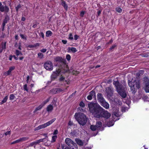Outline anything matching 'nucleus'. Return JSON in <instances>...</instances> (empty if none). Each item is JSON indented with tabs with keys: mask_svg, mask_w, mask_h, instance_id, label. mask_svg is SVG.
Listing matches in <instances>:
<instances>
[{
	"mask_svg": "<svg viewBox=\"0 0 149 149\" xmlns=\"http://www.w3.org/2000/svg\"><path fill=\"white\" fill-rule=\"evenodd\" d=\"M46 49H42L40 50V52H42L45 53L46 51Z\"/></svg>",
	"mask_w": 149,
	"mask_h": 149,
	"instance_id": "60",
	"label": "nucleus"
},
{
	"mask_svg": "<svg viewBox=\"0 0 149 149\" xmlns=\"http://www.w3.org/2000/svg\"><path fill=\"white\" fill-rule=\"evenodd\" d=\"M56 89V88H55L53 89V93L54 94H55L58 93L57 90Z\"/></svg>",
	"mask_w": 149,
	"mask_h": 149,
	"instance_id": "56",
	"label": "nucleus"
},
{
	"mask_svg": "<svg viewBox=\"0 0 149 149\" xmlns=\"http://www.w3.org/2000/svg\"><path fill=\"white\" fill-rule=\"evenodd\" d=\"M127 110V107L124 106H123L122 107L121 111L122 112H125Z\"/></svg>",
	"mask_w": 149,
	"mask_h": 149,
	"instance_id": "32",
	"label": "nucleus"
},
{
	"mask_svg": "<svg viewBox=\"0 0 149 149\" xmlns=\"http://www.w3.org/2000/svg\"><path fill=\"white\" fill-rule=\"evenodd\" d=\"M75 141L78 145L80 146L83 145L84 143L81 140L77 138L75 139Z\"/></svg>",
	"mask_w": 149,
	"mask_h": 149,
	"instance_id": "19",
	"label": "nucleus"
},
{
	"mask_svg": "<svg viewBox=\"0 0 149 149\" xmlns=\"http://www.w3.org/2000/svg\"><path fill=\"white\" fill-rule=\"evenodd\" d=\"M26 47L29 48H34L35 47V46H34V45H28L26 46Z\"/></svg>",
	"mask_w": 149,
	"mask_h": 149,
	"instance_id": "52",
	"label": "nucleus"
},
{
	"mask_svg": "<svg viewBox=\"0 0 149 149\" xmlns=\"http://www.w3.org/2000/svg\"><path fill=\"white\" fill-rule=\"evenodd\" d=\"M79 106L82 107H85L84 103L82 101H81L80 103Z\"/></svg>",
	"mask_w": 149,
	"mask_h": 149,
	"instance_id": "46",
	"label": "nucleus"
},
{
	"mask_svg": "<svg viewBox=\"0 0 149 149\" xmlns=\"http://www.w3.org/2000/svg\"><path fill=\"white\" fill-rule=\"evenodd\" d=\"M20 36L22 39L26 40V36H24V35L20 34Z\"/></svg>",
	"mask_w": 149,
	"mask_h": 149,
	"instance_id": "48",
	"label": "nucleus"
},
{
	"mask_svg": "<svg viewBox=\"0 0 149 149\" xmlns=\"http://www.w3.org/2000/svg\"><path fill=\"white\" fill-rule=\"evenodd\" d=\"M40 36L41 37H42L43 38H44V33L43 32H40Z\"/></svg>",
	"mask_w": 149,
	"mask_h": 149,
	"instance_id": "51",
	"label": "nucleus"
},
{
	"mask_svg": "<svg viewBox=\"0 0 149 149\" xmlns=\"http://www.w3.org/2000/svg\"><path fill=\"white\" fill-rule=\"evenodd\" d=\"M10 19L9 16L8 15H6L4 19L3 20V26L6 25V24L8 22L9 20Z\"/></svg>",
	"mask_w": 149,
	"mask_h": 149,
	"instance_id": "20",
	"label": "nucleus"
},
{
	"mask_svg": "<svg viewBox=\"0 0 149 149\" xmlns=\"http://www.w3.org/2000/svg\"><path fill=\"white\" fill-rule=\"evenodd\" d=\"M68 39L71 40H73V37L72 35V33H70L69 34Z\"/></svg>",
	"mask_w": 149,
	"mask_h": 149,
	"instance_id": "42",
	"label": "nucleus"
},
{
	"mask_svg": "<svg viewBox=\"0 0 149 149\" xmlns=\"http://www.w3.org/2000/svg\"><path fill=\"white\" fill-rule=\"evenodd\" d=\"M23 89L25 91H26L27 92L28 91V89L27 88V85L26 84H25L23 86Z\"/></svg>",
	"mask_w": 149,
	"mask_h": 149,
	"instance_id": "37",
	"label": "nucleus"
},
{
	"mask_svg": "<svg viewBox=\"0 0 149 149\" xmlns=\"http://www.w3.org/2000/svg\"><path fill=\"white\" fill-rule=\"evenodd\" d=\"M6 42H3L1 44L2 47L1 48V49H5L6 48Z\"/></svg>",
	"mask_w": 149,
	"mask_h": 149,
	"instance_id": "25",
	"label": "nucleus"
},
{
	"mask_svg": "<svg viewBox=\"0 0 149 149\" xmlns=\"http://www.w3.org/2000/svg\"><path fill=\"white\" fill-rule=\"evenodd\" d=\"M113 91V89L111 88L110 87L107 88L106 92L108 97H110L112 95Z\"/></svg>",
	"mask_w": 149,
	"mask_h": 149,
	"instance_id": "12",
	"label": "nucleus"
},
{
	"mask_svg": "<svg viewBox=\"0 0 149 149\" xmlns=\"http://www.w3.org/2000/svg\"><path fill=\"white\" fill-rule=\"evenodd\" d=\"M87 98L88 100H91L92 99V97L89 95L87 96Z\"/></svg>",
	"mask_w": 149,
	"mask_h": 149,
	"instance_id": "57",
	"label": "nucleus"
},
{
	"mask_svg": "<svg viewBox=\"0 0 149 149\" xmlns=\"http://www.w3.org/2000/svg\"><path fill=\"white\" fill-rule=\"evenodd\" d=\"M8 98V97L7 96H6L5 98H4L3 100L1 101L2 104H3V103L6 102Z\"/></svg>",
	"mask_w": 149,
	"mask_h": 149,
	"instance_id": "36",
	"label": "nucleus"
},
{
	"mask_svg": "<svg viewBox=\"0 0 149 149\" xmlns=\"http://www.w3.org/2000/svg\"><path fill=\"white\" fill-rule=\"evenodd\" d=\"M76 120L78 123L82 126L85 125L87 121V118L86 116L82 113H76L74 115Z\"/></svg>",
	"mask_w": 149,
	"mask_h": 149,
	"instance_id": "4",
	"label": "nucleus"
},
{
	"mask_svg": "<svg viewBox=\"0 0 149 149\" xmlns=\"http://www.w3.org/2000/svg\"><path fill=\"white\" fill-rule=\"evenodd\" d=\"M90 128L93 131H95L97 129V128L95 125H91Z\"/></svg>",
	"mask_w": 149,
	"mask_h": 149,
	"instance_id": "30",
	"label": "nucleus"
},
{
	"mask_svg": "<svg viewBox=\"0 0 149 149\" xmlns=\"http://www.w3.org/2000/svg\"><path fill=\"white\" fill-rule=\"evenodd\" d=\"M20 142V140L19 139H17L15 141H14L11 143V144H14L17 143H18Z\"/></svg>",
	"mask_w": 149,
	"mask_h": 149,
	"instance_id": "39",
	"label": "nucleus"
},
{
	"mask_svg": "<svg viewBox=\"0 0 149 149\" xmlns=\"http://www.w3.org/2000/svg\"><path fill=\"white\" fill-rule=\"evenodd\" d=\"M102 124L101 121H98L96 122V126L98 130H102L103 129H102Z\"/></svg>",
	"mask_w": 149,
	"mask_h": 149,
	"instance_id": "16",
	"label": "nucleus"
},
{
	"mask_svg": "<svg viewBox=\"0 0 149 149\" xmlns=\"http://www.w3.org/2000/svg\"><path fill=\"white\" fill-rule=\"evenodd\" d=\"M69 50H70L73 53H75L77 51L76 48L74 47H69Z\"/></svg>",
	"mask_w": 149,
	"mask_h": 149,
	"instance_id": "27",
	"label": "nucleus"
},
{
	"mask_svg": "<svg viewBox=\"0 0 149 149\" xmlns=\"http://www.w3.org/2000/svg\"><path fill=\"white\" fill-rule=\"evenodd\" d=\"M144 71L143 70H141L138 72L136 74V77H139L141 75H142L144 73Z\"/></svg>",
	"mask_w": 149,
	"mask_h": 149,
	"instance_id": "22",
	"label": "nucleus"
},
{
	"mask_svg": "<svg viewBox=\"0 0 149 149\" xmlns=\"http://www.w3.org/2000/svg\"><path fill=\"white\" fill-rule=\"evenodd\" d=\"M74 40H76L78 39V38L79 37V36L78 35H74Z\"/></svg>",
	"mask_w": 149,
	"mask_h": 149,
	"instance_id": "62",
	"label": "nucleus"
},
{
	"mask_svg": "<svg viewBox=\"0 0 149 149\" xmlns=\"http://www.w3.org/2000/svg\"><path fill=\"white\" fill-rule=\"evenodd\" d=\"M52 34V33L50 31H48L46 32V36L47 37H49L51 36Z\"/></svg>",
	"mask_w": 149,
	"mask_h": 149,
	"instance_id": "26",
	"label": "nucleus"
},
{
	"mask_svg": "<svg viewBox=\"0 0 149 149\" xmlns=\"http://www.w3.org/2000/svg\"><path fill=\"white\" fill-rule=\"evenodd\" d=\"M142 56L145 57H148L149 56V53H144L143 55Z\"/></svg>",
	"mask_w": 149,
	"mask_h": 149,
	"instance_id": "43",
	"label": "nucleus"
},
{
	"mask_svg": "<svg viewBox=\"0 0 149 149\" xmlns=\"http://www.w3.org/2000/svg\"><path fill=\"white\" fill-rule=\"evenodd\" d=\"M38 57L40 59L42 58L44 56L43 54L40 52L38 53Z\"/></svg>",
	"mask_w": 149,
	"mask_h": 149,
	"instance_id": "33",
	"label": "nucleus"
},
{
	"mask_svg": "<svg viewBox=\"0 0 149 149\" xmlns=\"http://www.w3.org/2000/svg\"><path fill=\"white\" fill-rule=\"evenodd\" d=\"M44 66L45 69L47 70L51 71L53 70V64L51 61H50L45 62L44 65Z\"/></svg>",
	"mask_w": 149,
	"mask_h": 149,
	"instance_id": "8",
	"label": "nucleus"
},
{
	"mask_svg": "<svg viewBox=\"0 0 149 149\" xmlns=\"http://www.w3.org/2000/svg\"><path fill=\"white\" fill-rule=\"evenodd\" d=\"M15 69V66L10 67L8 71L3 73V75L6 76L10 75L11 73V72Z\"/></svg>",
	"mask_w": 149,
	"mask_h": 149,
	"instance_id": "14",
	"label": "nucleus"
},
{
	"mask_svg": "<svg viewBox=\"0 0 149 149\" xmlns=\"http://www.w3.org/2000/svg\"><path fill=\"white\" fill-rule=\"evenodd\" d=\"M100 104L106 109H108L109 108V105L105 100L100 103Z\"/></svg>",
	"mask_w": 149,
	"mask_h": 149,
	"instance_id": "15",
	"label": "nucleus"
},
{
	"mask_svg": "<svg viewBox=\"0 0 149 149\" xmlns=\"http://www.w3.org/2000/svg\"><path fill=\"white\" fill-rule=\"evenodd\" d=\"M57 138V136L56 135H55L52 136V141H51V142L52 143L55 142Z\"/></svg>",
	"mask_w": 149,
	"mask_h": 149,
	"instance_id": "31",
	"label": "nucleus"
},
{
	"mask_svg": "<svg viewBox=\"0 0 149 149\" xmlns=\"http://www.w3.org/2000/svg\"><path fill=\"white\" fill-rule=\"evenodd\" d=\"M145 91L146 93L149 92V80H148L146 81L145 84Z\"/></svg>",
	"mask_w": 149,
	"mask_h": 149,
	"instance_id": "17",
	"label": "nucleus"
},
{
	"mask_svg": "<svg viewBox=\"0 0 149 149\" xmlns=\"http://www.w3.org/2000/svg\"><path fill=\"white\" fill-rule=\"evenodd\" d=\"M90 95L92 96V97L93 96V95H95V91L92 90L89 93V95Z\"/></svg>",
	"mask_w": 149,
	"mask_h": 149,
	"instance_id": "35",
	"label": "nucleus"
},
{
	"mask_svg": "<svg viewBox=\"0 0 149 149\" xmlns=\"http://www.w3.org/2000/svg\"><path fill=\"white\" fill-rule=\"evenodd\" d=\"M15 54L16 55L18 56V55L21 54V55H22V54L21 52L19 51V50H16L15 51Z\"/></svg>",
	"mask_w": 149,
	"mask_h": 149,
	"instance_id": "38",
	"label": "nucleus"
},
{
	"mask_svg": "<svg viewBox=\"0 0 149 149\" xmlns=\"http://www.w3.org/2000/svg\"><path fill=\"white\" fill-rule=\"evenodd\" d=\"M9 10L8 7L5 6H4L2 4L1 2H0V11L1 12H4L5 13H8Z\"/></svg>",
	"mask_w": 149,
	"mask_h": 149,
	"instance_id": "10",
	"label": "nucleus"
},
{
	"mask_svg": "<svg viewBox=\"0 0 149 149\" xmlns=\"http://www.w3.org/2000/svg\"><path fill=\"white\" fill-rule=\"evenodd\" d=\"M84 14L85 12L84 11H82L80 13V16L81 17H83Z\"/></svg>",
	"mask_w": 149,
	"mask_h": 149,
	"instance_id": "58",
	"label": "nucleus"
},
{
	"mask_svg": "<svg viewBox=\"0 0 149 149\" xmlns=\"http://www.w3.org/2000/svg\"><path fill=\"white\" fill-rule=\"evenodd\" d=\"M50 99V97H49L47 98L46 100L44 101L43 103L41 104H43V106H44L48 102Z\"/></svg>",
	"mask_w": 149,
	"mask_h": 149,
	"instance_id": "34",
	"label": "nucleus"
},
{
	"mask_svg": "<svg viewBox=\"0 0 149 149\" xmlns=\"http://www.w3.org/2000/svg\"><path fill=\"white\" fill-rule=\"evenodd\" d=\"M29 137H23L19 139L20 142L25 141H26L29 139Z\"/></svg>",
	"mask_w": 149,
	"mask_h": 149,
	"instance_id": "28",
	"label": "nucleus"
},
{
	"mask_svg": "<svg viewBox=\"0 0 149 149\" xmlns=\"http://www.w3.org/2000/svg\"><path fill=\"white\" fill-rule=\"evenodd\" d=\"M56 90H57L58 93H60L64 90V89H62L61 88H56Z\"/></svg>",
	"mask_w": 149,
	"mask_h": 149,
	"instance_id": "47",
	"label": "nucleus"
},
{
	"mask_svg": "<svg viewBox=\"0 0 149 149\" xmlns=\"http://www.w3.org/2000/svg\"><path fill=\"white\" fill-rule=\"evenodd\" d=\"M61 4L64 7L65 9L67 10L68 8V6L65 2L64 1L62 0Z\"/></svg>",
	"mask_w": 149,
	"mask_h": 149,
	"instance_id": "21",
	"label": "nucleus"
},
{
	"mask_svg": "<svg viewBox=\"0 0 149 149\" xmlns=\"http://www.w3.org/2000/svg\"><path fill=\"white\" fill-rule=\"evenodd\" d=\"M61 41H62V43L64 44H66L67 42V41L65 40H62Z\"/></svg>",
	"mask_w": 149,
	"mask_h": 149,
	"instance_id": "61",
	"label": "nucleus"
},
{
	"mask_svg": "<svg viewBox=\"0 0 149 149\" xmlns=\"http://www.w3.org/2000/svg\"><path fill=\"white\" fill-rule=\"evenodd\" d=\"M10 131H8L6 132L4 134L5 135L7 136L8 135H10Z\"/></svg>",
	"mask_w": 149,
	"mask_h": 149,
	"instance_id": "59",
	"label": "nucleus"
},
{
	"mask_svg": "<svg viewBox=\"0 0 149 149\" xmlns=\"http://www.w3.org/2000/svg\"><path fill=\"white\" fill-rule=\"evenodd\" d=\"M128 84L132 93L134 94L136 92V88H140V81L139 79H136L133 81L128 82Z\"/></svg>",
	"mask_w": 149,
	"mask_h": 149,
	"instance_id": "5",
	"label": "nucleus"
},
{
	"mask_svg": "<svg viewBox=\"0 0 149 149\" xmlns=\"http://www.w3.org/2000/svg\"><path fill=\"white\" fill-rule=\"evenodd\" d=\"M71 56L69 54H68L66 56V58L68 61H70V59Z\"/></svg>",
	"mask_w": 149,
	"mask_h": 149,
	"instance_id": "50",
	"label": "nucleus"
},
{
	"mask_svg": "<svg viewBox=\"0 0 149 149\" xmlns=\"http://www.w3.org/2000/svg\"><path fill=\"white\" fill-rule=\"evenodd\" d=\"M21 7V6L20 4L18 5L17 6L15 7V9L16 11L17 12L18 10V9Z\"/></svg>",
	"mask_w": 149,
	"mask_h": 149,
	"instance_id": "53",
	"label": "nucleus"
},
{
	"mask_svg": "<svg viewBox=\"0 0 149 149\" xmlns=\"http://www.w3.org/2000/svg\"><path fill=\"white\" fill-rule=\"evenodd\" d=\"M54 60L58 62L57 65L59 67V68L64 70V71L63 72H66L69 71L67 65L65 63L64 60L61 57L57 56L55 58Z\"/></svg>",
	"mask_w": 149,
	"mask_h": 149,
	"instance_id": "3",
	"label": "nucleus"
},
{
	"mask_svg": "<svg viewBox=\"0 0 149 149\" xmlns=\"http://www.w3.org/2000/svg\"><path fill=\"white\" fill-rule=\"evenodd\" d=\"M65 141L66 143L72 149H78L77 144L70 139L66 138Z\"/></svg>",
	"mask_w": 149,
	"mask_h": 149,
	"instance_id": "6",
	"label": "nucleus"
},
{
	"mask_svg": "<svg viewBox=\"0 0 149 149\" xmlns=\"http://www.w3.org/2000/svg\"><path fill=\"white\" fill-rule=\"evenodd\" d=\"M113 84L115 86L117 91L119 94L123 97L125 98L127 96L126 91L127 90L126 86L124 84H120L117 80L114 81Z\"/></svg>",
	"mask_w": 149,
	"mask_h": 149,
	"instance_id": "2",
	"label": "nucleus"
},
{
	"mask_svg": "<svg viewBox=\"0 0 149 149\" xmlns=\"http://www.w3.org/2000/svg\"><path fill=\"white\" fill-rule=\"evenodd\" d=\"M97 100L100 103L105 100L102 93H98L97 95Z\"/></svg>",
	"mask_w": 149,
	"mask_h": 149,
	"instance_id": "13",
	"label": "nucleus"
},
{
	"mask_svg": "<svg viewBox=\"0 0 149 149\" xmlns=\"http://www.w3.org/2000/svg\"><path fill=\"white\" fill-rule=\"evenodd\" d=\"M43 107V104H41L38 107H36L35 109L34 112H36L38 110H39Z\"/></svg>",
	"mask_w": 149,
	"mask_h": 149,
	"instance_id": "23",
	"label": "nucleus"
},
{
	"mask_svg": "<svg viewBox=\"0 0 149 149\" xmlns=\"http://www.w3.org/2000/svg\"><path fill=\"white\" fill-rule=\"evenodd\" d=\"M61 69L59 68L58 70H56L55 71L53 72L51 76V78L52 80H54L56 78L61 71Z\"/></svg>",
	"mask_w": 149,
	"mask_h": 149,
	"instance_id": "9",
	"label": "nucleus"
},
{
	"mask_svg": "<svg viewBox=\"0 0 149 149\" xmlns=\"http://www.w3.org/2000/svg\"><path fill=\"white\" fill-rule=\"evenodd\" d=\"M37 141L33 142L31 143L29 145V147H32L34 146V147L35 148L36 145H37L38 144V143H37Z\"/></svg>",
	"mask_w": 149,
	"mask_h": 149,
	"instance_id": "24",
	"label": "nucleus"
},
{
	"mask_svg": "<svg viewBox=\"0 0 149 149\" xmlns=\"http://www.w3.org/2000/svg\"><path fill=\"white\" fill-rule=\"evenodd\" d=\"M88 107L89 111L95 117L99 119L102 118L104 109L100 105L91 102L88 104Z\"/></svg>",
	"mask_w": 149,
	"mask_h": 149,
	"instance_id": "1",
	"label": "nucleus"
},
{
	"mask_svg": "<svg viewBox=\"0 0 149 149\" xmlns=\"http://www.w3.org/2000/svg\"><path fill=\"white\" fill-rule=\"evenodd\" d=\"M113 124L114 122L112 121H109L107 124V126L109 127L113 126Z\"/></svg>",
	"mask_w": 149,
	"mask_h": 149,
	"instance_id": "29",
	"label": "nucleus"
},
{
	"mask_svg": "<svg viewBox=\"0 0 149 149\" xmlns=\"http://www.w3.org/2000/svg\"><path fill=\"white\" fill-rule=\"evenodd\" d=\"M45 139H40L39 140H37V143L38 144L40 143L41 142H43L45 141L44 140Z\"/></svg>",
	"mask_w": 149,
	"mask_h": 149,
	"instance_id": "40",
	"label": "nucleus"
},
{
	"mask_svg": "<svg viewBox=\"0 0 149 149\" xmlns=\"http://www.w3.org/2000/svg\"><path fill=\"white\" fill-rule=\"evenodd\" d=\"M116 11L119 13H120L122 11V9L120 8H117L116 9Z\"/></svg>",
	"mask_w": 149,
	"mask_h": 149,
	"instance_id": "41",
	"label": "nucleus"
},
{
	"mask_svg": "<svg viewBox=\"0 0 149 149\" xmlns=\"http://www.w3.org/2000/svg\"><path fill=\"white\" fill-rule=\"evenodd\" d=\"M14 97L15 96H14L13 94H11L10 95V99L11 100H13L14 99Z\"/></svg>",
	"mask_w": 149,
	"mask_h": 149,
	"instance_id": "49",
	"label": "nucleus"
},
{
	"mask_svg": "<svg viewBox=\"0 0 149 149\" xmlns=\"http://www.w3.org/2000/svg\"><path fill=\"white\" fill-rule=\"evenodd\" d=\"M58 133V131L57 130H54V132L53 133V135L57 134Z\"/></svg>",
	"mask_w": 149,
	"mask_h": 149,
	"instance_id": "54",
	"label": "nucleus"
},
{
	"mask_svg": "<svg viewBox=\"0 0 149 149\" xmlns=\"http://www.w3.org/2000/svg\"><path fill=\"white\" fill-rule=\"evenodd\" d=\"M72 73L73 74L76 75L79 74V72L73 70L72 71Z\"/></svg>",
	"mask_w": 149,
	"mask_h": 149,
	"instance_id": "45",
	"label": "nucleus"
},
{
	"mask_svg": "<svg viewBox=\"0 0 149 149\" xmlns=\"http://www.w3.org/2000/svg\"><path fill=\"white\" fill-rule=\"evenodd\" d=\"M55 118H54L51 120L48 121L46 123L42 125H39L38 127H36L35 129V130H38L41 129L45 128L47 127L49 125L53 123L56 120Z\"/></svg>",
	"mask_w": 149,
	"mask_h": 149,
	"instance_id": "7",
	"label": "nucleus"
},
{
	"mask_svg": "<svg viewBox=\"0 0 149 149\" xmlns=\"http://www.w3.org/2000/svg\"><path fill=\"white\" fill-rule=\"evenodd\" d=\"M65 79V77L61 75L60 78L59 79V80L60 81H63Z\"/></svg>",
	"mask_w": 149,
	"mask_h": 149,
	"instance_id": "44",
	"label": "nucleus"
},
{
	"mask_svg": "<svg viewBox=\"0 0 149 149\" xmlns=\"http://www.w3.org/2000/svg\"><path fill=\"white\" fill-rule=\"evenodd\" d=\"M56 100L55 98H54L52 102L53 104L56 103Z\"/></svg>",
	"mask_w": 149,
	"mask_h": 149,
	"instance_id": "63",
	"label": "nucleus"
},
{
	"mask_svg": "<svg viewBox=\"0 0 149 149\" xmlns=\"http://www.w3.org/2000/svg\"><path fill=\"white\" fill-rule=\"evenodd\" d=\"M53 109V107L52 105L50 104L48 105L47 108L46 110L48 112H51Z\"/></svg>",
	"mask_w": 149,
	"mask_h": 149,
	"instance_id": "18",
	"label": "nucleus"
},
{
	"mask_svg": "<svg viewBox=\"0 0 149 149\" xmlns=\"http://www.w3.org/2000/svg\"><path fill=\"white\" fill-rule=\"evenodd\" d=\"M101 10H99L97 12V17H99L100 14H101Z\"/></svg>",
	"mask_w": 149,
	"mask_h": 149,
	"instance_id": "55",
	"label": "nucleus"
},
{
	"mask_svg": "<svg viewBox=\"0 0 149 149\" xmlns=\"http://www.w3.org/2000/svg\"><path fill=\"white\" fill-rule=\"evenodd\" d=\"M116 47V45H113L112 46L110 47L109 49L110 50H111L112 49H113Z\"/></svg>",
	"mask_w": 149,
	"mask_h": 149,
	"instance_id": "64",
	"label": "nucleus"
},
{
	"mask_svg": "<svg viewBox=\"0 0 149 149\" xmlns=\"http://www.w3.org/2000/svg\"><path fill=\"white\" fill-rule=\"evenodd\" d=\"M102 118H104L105 119H108L111 116V114L107 111L104 109L102 113Z\"/></svg>",
	"mask_w": 149,
	"mask_h": 149,
	"instance_id": "11",
	"label": "nucleus"
}]
</instances>
